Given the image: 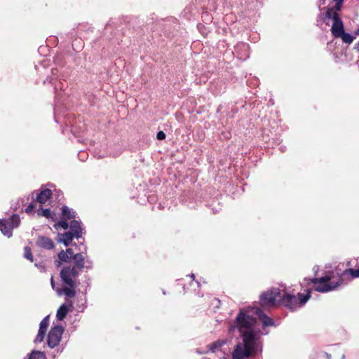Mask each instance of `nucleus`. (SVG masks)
Wrapping results in <instances>:
<instances>
[{
	"mask_svg": "<svg viewBox=\"0 0 359 359\" xmlns=\"http://www.w3.org/2000/svg\"><path fill=\"white\" fill-rule=\"evenodd\" d=\"M239 47H241V48H243L244 50H246L248 49V45L245 44V43H241V44L238 45L236 48H238Z\"/></svg>",
	"mask_w": 359,
	"mask_h": 359,
	"instance_id": "obj_28",
	"label": "nucleus"
},
{
	"mask_svg": "<svg viewBox=\"0 0 359 359\" xmlns=\"http://www.w3.org/2000/svg\"><path fill=\"white\" fill-rule=\"evenodd\" d=\"M69 224L66 220H61L54 224V227L56 229H59L61 228L63 229L64 230H67L69 228Z\"/></svg>",
	"mask_w": 359,
	"mask_h": 359,
	"instance_id": "obj_20",
	"label": "nucleus"
},
{
	"mask_svg": "<svg viewBox=\"0 0 359 359\" xmlns=\"http://www.w3.org/2000/svg\"><path fill=\"white\" fill-rule=\"evenodd\" d=\"M72 232L74 233L76 238L81 237L83 233V228L81 226V222L80 221L73 219L71 221L69 226Z\"/></svg>",
	"mask_w": 359,
	"mask_h": 359,
	"instance_id": "obj_13",
	"label": "nucleus"
},
{
	"mask_svg": "<svg viewBox=\"0 0 359 359\" xmlns=\"http://www.w3.org/2000/svg\"><path fill=\"white\" fill-rule=\"evenodd\" d=\"M74 238H76L73 232L68 231L64 233H58L57 241L58 243H63L65 246H69Z\"/></svg>",
	"mask_w": 359,
	"mask_h": 359,
	"instance_id": "obj_12",
	"label": "nucleus"
},
{
	"mask_svg": "<svg viewBox=\"0 0 359 359\" xmlns=\"http://www.w3.org/2000/svg\"><path fill=\"white\" fill-rule=\"evenodd\" d=\"M71 261V259L69 256L67 255V252H65L64 250H61L58 253V260L55 261V266L57 267H60L62 262L69 263Z\"/></svg>",
	"mask_w": 359,
	"mask_h": 359,
	"instance_id": "obj_15",
	"label": "nucleus"
},
{
	"mask_svg": "<svg viewBox=\"0 0 359 359\" xmlns=\"http://www.w3.org/2000/svg\"><path fill=\"white\" fill-rule=\"evenodd\" d=\"M49 325V316H46L39 324L38 334L35 338V343H41L43 341L46 332Z\"/></svg>",
	"mask_w": 359,
	"mask_h": 359,
	"instance_id": "obj_10",
	"label": "nucleus"
},
{
	"mask_svg": "<svg viewBox=\"0 0 359 359\" xmlns=\"http://www.w3.org/2000/svg\"><path fill=\"white\" fill-rule=\"evenodd\" d=\"M325 12H321L317 18V25L323 27L325 25L326 27L331 26V33L333 32L334 29L339 27L343 23V21L339 14L341 10H337L334 6L325 7Z\"/></svg>",
	"mask_w": 359,
	"mask_h": 359,
	"instance_id": "obj_3",
	"label": "nucleus"
},
{
	"mask_svg": "<svg viewBox=\"0 0 359 359\" xmlns=\"http://www.w3.org/2000/svg\"><path fill=\"white\" fill-rule=\"evenodd\" d=\"M27 359H46V355L41 351H33Z\"/></svg>",
	"mask_w": 359,
	"mask_h": 359,
	"instance_id": "obj_19",
	"label": "nucleus"
},
{
	"mask_svg": "<svg viewBox=\"0 0 359 359\" xmlns=\"http://www.w3.org/2000/svg\"><path fill=\"white\" fill-rule=\"evenodd\" d=\"M334 2H335L334 8L337 10H341L342 4L344 2V0H332Z\"/></svg>",
	"mask_w": 359,
	"mask_h": 359,
	"instance_id": "obj_22",
	"label": "nucleus"
},
{
	"mask_svg": "<svg viewBox=\"0 0 359 359\" xmlns=\"http://www.w3.org/2000/svg\"><path fill=\"white\" fill-rule=\"evenodd\" d=\"M311 292V291L309 292L306 294L298 293V298H297L294 294L287 293L285 288H283L281 289L280 302L285 306L294 311L302 306L310 299Z\"/></svg>",
	"mask_w": 359,
	"mask_h": 359,
	"instance_id": "obj_4",
	"label": "nucleus"
},
{
	"mask_svg": "<svg viewBox=\"0 0 359 359\" xmlns=\"http://www.w3.org/2000/svg\"><path fill=\"white\" fill-rule=\"evenodd\" d=\"M332 34L334 38H340L344 43L347 44H351L355 38L350 34L345 32L344 24L337 29H334Z\"/></svg>",
	"mask_w": 359,
	"mask_h": 359,
	"instance_id": "obj_9",
	"label": "nucleus"
},
{
	"mask_svg": "<svg viewBox=\"0 0 359 359\" xmlns=\"http://www.w3.org/2000/svg\"><path fill=\"white\" fill-rule=\"evenodd\" d=\"M35 265H36V266L39 268L41 269V271H44V266H42L41 264H35Z\"/></svg>",
	"mask_w": 359,
	"mask_h": 359,
	"instance_id": "obj_32",
	"label": "nucleus"
},
{
	"mask_svg": "<svg viewBox=\"0 0 359 359\" xmlns=\"http://www.w3.org/2000/svg\"><path fill=\"white\" fill-rule=\"evenodd\" d=\"M57 72H58V71H57V69H52V75L53 76H56L57 74Z\"/></svg>",
	"mask_w": 359,
	"mask_h": 359,
	"instance_id": "obj_31",
	"label": "nucleus"
},
{
	"mask_svg": "<svg viewBox=\"0 0 359 359\" xmlns=\"http://www.w3.org/2000/svg\"><path fill=\"white\" fill-rule=\"evenodd\" d=\"M224 344H225V341H224L219 340V341H214L213 343H212L210 345V350L212 352H216L217 350H219Z\"/></svg>",
	"mask_w": 359,
	"mask_h": 359,
	"instance_id": "obj_18",
	"label": "nucleus"
},
{
	"mask_svg": "<svg viewBox=\"0 0 359 359\" xmlns=\"http://www.w3.org/2000/svg\"><path fill=\"white\" fill-rule=\"evenodd\" d=\"M65 252L67 253V255L69 256L71 259H73V256L75 254L74 253V251L72 248H67V250Z\"/></svg>",
	"mask_w": 359,
	"mask_h": 359,
	"instance_id": "obj_26",
	"label": "nucleus"
},
{
	"mask_svg": "<svg viewBox=\"0 0 359 359\" xmlns=\"http://www.w3.org/2000/svg\"><path fill=\"white\" fill-rule=\"evenodd\" d=\"M332 276L325 275L321 278H314L311 279L313 284V290L319 292H327L336 290L341 283L342 278L339 277L337 281H332Z\"/></svg>",
	"mask_w": 359,
	"mask_h": 359,
	"instance_id": "obj_5",
	"label": "nucleus"
},
{
	"mask_svg": "<svg viewBox=\"0 0 359 359\" xmlns=\"http://www.w3.org/2000/svg\"><path fill=\"white\" fill-rule=\"evenodd\" d=\"M325 1H326V0H319V2H320L319 7H320V6H322V5H325Z\"/></svg>",
	"mask_w": 359,
	"mask_h": 359,
	"instance_id": "obj_33",
	"label": "nucleus"
},
{
	"mask_svg": "<svg viewBox=\"0 0 359 359\" xmlns=\"http://www.w3.org/2000/svg\"><path fill=\"white\" fill-rule=\"evenodd\" d=\"M55 79L53 77H47V79L43 81V83L46 84V83H52L53 80Z\"/></svg>",
	"mask_w": 359,
	"mask_h": 359,
	"instance_id": "obj_30",
	"label": "nucleus"
},
{
	"mask_svg": "<svg viewBox=\"0 0 359 359\" xmlns=\"http://www.w3.org/2000/svg\"><path fill=\"white\" fill-rule=\"evenodd\" d=\"M69 309L66 304H62L57 311L56 317L58 320H62L67 316Z\"/></svg>",
	"mask_w": 359,
	"mask_h": 359,
	"instance_id": "obj_17",
	"label": "nucleus"
},
{
	"mask_svg": "<svg viewBox=\"0 0 359 359\" xmlns=\"http://www.w3.org/2000/svg\"><path fill=\"white\" fill-rule=\"evenodd\" d=\"M42 213L41 215L46 218H49L51 216V212L50 209H41Z\"/></svg>",
	"mask_w": 359,
	"mask_h": 359,
	"instance_id": "obj_23",
	"label": "nucleus"
},
{
	"mask_svg": "<svg viewBox=\"0 0 359 359\" xmlns=\"http://www.w3.org/2000/svg\"><path fill=\"white\" fill-rule=\"evenodd\" d=\"M36 245L46 250H51L55 247L53 241L48 237L39 236L36 241Z\"/></svg>",
	"mask_w": 359,
	"mask_h": 359,
	"instance_id": "obj_11",
	"label": "nucleus"
},
{
	"mask_svg": "<svg viewBox=\"0 0 359 359\" xmlns=\"http://www.w3.org/2000/svg\"><path fill=\"white\" fill-rule=\"evenodd\" d=\"M190 276L192 278V279H194V277H195V276H194V273H191V274L190 275Z\"/></svg>",
	"mask_w": 359,
	"mask_h": 359,
	"instance_id": "obj_37",
	"label": "nucleus"
},
{
	"mask_svg": "<svg viewBox=\"0 0 359 359\" xmlns=\"http://www.w3.org/2000/svg\"><path fill=\"white\" fill-rule=\"evenodd\" d=\"M63 332L64 327L62 325H55L53 327L48 334V346L51 348L57 346L61 340Z\"/></svg>",
	"mask_w": 359,
	"mask_h": 359,
	"instance_id": "obj_8",
	"label": "nucleus"
},
{
	"mask_svg": "<svg viewBox=\"0 0 359 359\" xmlns=\"http://www.w3.org/2000/svg\"><path fill=\"white\" fill-rule=\"evenodd\" d=\"M81 252L76 253L73 256L74 265L64 266L60 271V278L63 283L65 285L63 288H57V294L59 296L65 294L67 297H74L76 295V288L79 283L76 278L79 276L80 271L86 268L91 269L93 266V261L86 259L83 254H86L87 247L83 246V250L79 248Z\"/></svg>",
	"mask_w": 359,
	"mask_h": 359,
	"instance_id": "obj_2",
	"label": "nucleus"
},
{
	"mask_svg": "<svg viewBox=\"0 0 359 359\" xmlns=\"http://www.w3.org/2000/svg\"><path fill=\"white\" fill-rule=\"evenodd\" d=\"M354 48L359 53V42L355 45Z\"/></svg>",
	"mask_w": 359,
	"mask_h": 359,
	"instance_id": "obj_34",
	"label": "nucleus"
},
{
	"mask_svg": "<svg viewBox=\"0 0 359 359\" xmlns=\"http://www.w3.org/2000/svg\"><path fill=\"white\" fill-rule=\"evenodd\" d=\"M50 284H51L52 288L57 292V289L58 287H55V284L53 276L51 277V279H50Z\"/></svg>",
	"mask_w": 359,
	"mask_h": 359,
	"instance_id": "obj_29",
	"label": "nucleus"
},
{
	"mask_svg": "<svg viewBox=\"0 0 359 359\" xmlns=\"http://www.w3.org/2000/svg\"><path fill=\"white\" fill-rule=\"evenodd\" d=\"M51 195H52L51 190L49 189H46L41 191L37 195L36 200L39 203L43 204L50 198Z\"/></svg>",
	"mask_w": 359,
	"mask_h": 359,
	"instance_id": "obj_14",
	"label": "nucleus"
},
{
	"mask_svg": "<svg viewBox=\"0 0 359 359\" xmlns=\"http://www.w3.org/2000/svg\"><path fill=\"white\" fill-rule=\"evenodd\" d=\"M86 154L85 152H81L79 155L80 157L82 156V158H84V156H86Z\"/></svg>",
	"mask_w": 359,
	"mask_h": 359,
	"instance_id": "obj_35",
	"label": "nucleus"
},
{
	"mask_svg": "<svg viewBox=\"0 0 359 359\" xmlns=\"http://www.w3.org/2000/svg\"><path fill=\"white\" fill-rule=\"evenodd\" d=\"M20 219L19 215L17 214H13L8 219H0V230L4 236L10 238L13 235V229L18 227L20 225Z\"/></svg>",
	"mask_w": 359,
	"mask_h": 359,
	"instance_id": "obj_7",
	"label": "nucleus"
},
{
	"mask_svg": "<svg viewBox=\"0 0 359 359\" xmlns=\"http://www.w3.org/2000/svg\"><path fill=\"white\" fill-rule=\"evenodd\" d=\"M355 35H359V28L355 32Z\"/></svg>",
	"mask_w": 359,
	"mask_h": 359,
	"instance_id": "obj_36",
	"label": "nucleus"
},
{
	"mask_svg": "<svg viewBox=\"0 0 359 359\" xmlns=\"http://www.w3.org/2000/svg\"><path fill=\"white\" fill-rule=\"evenodd\" d=\"M54 85H55V91H57L58 88H60V90L62 89V86L63 85H62V83L60 81H59L58 83H54Z\"/></svg>",
	"mask_w": 359,
	"mask_h": 359,
	"instance_id": "obj_27",
	"label": "nucleus"
},
{
	"mask_svg": "<svg viewBox=\"0 0 359 359\" xmlns=\"http://www.w3.org/2000/svg\"><path fill=\"white\" fill-rule=\"evenodd\" d=\"M24 257L30 260L31 262H33L34 257L32 253L31 248L28 246H25L24 248Z\"/></svg>",
	"mask_w": 359,
	"mask_h": 359,
	"instance_id": "obj_21",
	"label": "nucleus"
},
{
	"mask_svg": "<svg viewBox=\"0 0 359 359\" xmlns=\"http://www.w3.org/2000/svg\"><path fill=\"white\" fill-rule=\"evenodd\" d=\"M62 216L65 219H71L75 218L76 212L67 205H64L62 208Z\"/></svg>",
	"mask_w": 359,
	"mask_h": 359,
	"instance_id": "obj_16",
	"label": "nucleus"
},
{
	"mask_svg": "<svg viewBox=\"0 0 359 359\" xmlns=\"http://www.w3.org/2000/svg\"><path fill=\"white\" fill-rule=\"evenodd\" d=\"M156 138L158 140H163L165 138V134L163 131H159L157 133Z\"/></svg>",
	"mask_w": 359,
	"mask_h": 359,
	"instance_id": "obj_24",
	"label": "nucleus"
},
{
	"mask_svg": "<svg viewBox=\"0 0 359 359\" xmlns=\"http://www.w3.org/2000/svg\"><path fill=\"white\" fill-rule=\"evenodd\" d=\"M281 289L273 287L260 295V305L263 308H270L276 305L277 301H280Z\"/></svg>",
	"mask_w": 359,
	"mask_h": 359,
	"instance_id": "obj_6",
	"label": "nucleus"
},
{
	"mask_svg": "<svg viewBox=\"0 0 359 359\" xmlns=\"http://www.w3.org/2000/svg\"><path fill=\"white\" fill-rule=\"evenodd\" d=\"M34 209V205L33 203H31L25 209V212L27 213H31Z\"/></svg>",
	"mask_w": 359,
	"mask_h": 359,
	"instance_id": "obj_25",
	"label": "nucleus"
},
{
	"mask_svg": "<svg viewBox=\"0 0 359 359\" xmlns=\"http://www.w3.org/2000/svg\"><path fill=\"white\" fill-rule=\"evenodd\" d=\"M251 313L256 314L264 327L274 326L273 318L266 316L260 308H251L247 311L241 309L236 318V326L242 337V342L235 346L232 353L233 359H247L262 351L261 336L266 334L268 332H261L257 327L255 318L250 316Z\"/></svg>",
	"mask_w": 359,
	"mask_h": 359,
	"instance_id": "obj_1",
	"label": "nucleus"
}]
</instances>
